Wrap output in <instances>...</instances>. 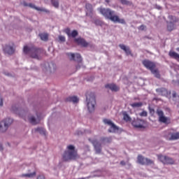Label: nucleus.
Returning <instances> with one entry per match:
<instances>
[{
	"label": "nucleus",
	"mask_w": 179,
	"mask_h": 179,
	"mask_svg": "<svg viewBox=\"0 0 179 179\" xmlns=\"http://www.w3.org/2000/svg\"><path fill=\"white\" fill-rule=\"evenodd\" d=\"M156 92L163 96H168L169 94H171V92L164 87L156 89Z\"/></svg>",
	"instance_id": "nucleus-17"
},
{
	"label": "nucleus",
	"mask_w": 179,
	"mask_h": 179,
	"mask_svg": "<svg viewBox=\"0 0 179 179\" xmlns=\"http://www.w3.org/2000/svg\"><path fill=\"white\" fill-rule=\"evenodd\" d=\"M29 121L34 125L37 124L36 120L35 119V117L34 116H32L29 118Z\"/></svg>",
	"instance_id": "nucleus-31"
},
{
	"label": "nucleus",
	"mask_w": 179,
	"mask_h": 179,
	"mask_svg": "<svg viewBox=\"0 0 179 179\" xmlns=\"http://www.w3.org/2000/svg\"><path fill=\"white\" fill-rule=\"evenodd\" d=\"M156 113L158 117V121L161 123H163L164 124H171V118L166 117L164 115V111L159 108H157L156 110Z\"/></svg>",
	"instance_id": "nucleus-6"
},
{
	"label": "nucleus",
	"mask_w": 179,
	"mask_h": 179,
	"mask_svg": "<svg viewBox=\"0 0 179 179\" xmlns=\"http://www.w3.org/2000/svg\"><path fill=\"white\" fill-rule=\"evenodd\" d=\"M133 127L136 129H145L147 126V122L144 120L136 118L131 122Z\"/></svg>",
	"instance_id": "nucleus-8"
},
{
	"label": "nucleus",
	"mask_w": 179,
	"mask_h": 179,
	"mask_svg": "<svg viewBox=\"0 0 179 179\" xmlns=\"http://www.w3.org/2000/svg\"><path fill=\"white\" fill-rule=\"evenodd\" d=\"M36 176V171H34L33 173H23L22 174V178H33Z\"/></svg>",
	"instance_id": "nucleus-23"
},
{
	"label": "nucleus",
	"mask_w": 179,
	"mask_h": 179,
	"mask_svg": "<svg viewBox=\"0 0 179 179\" xmlns=\"http://www.w3.org/2000/svg\"><path fill=\"white\" fill-rule=\"evenodd\" d=\"M67 101L73 102V103H77L79 101V99L76 96H69L67 98Z\"/></svg>",
	"instance_id": "nucleus-24"
},
{
	"label": "nucleus",
	"mask_w": 179,
	"mask_h": 179,
	"mask_svg": "<svg viewBox=\"0 0 179 179\" xmlns=\"http://www.w3.org/2000/svg\"><path fill=\"white\" fill-rule=\"evenodd\" d=\"M12 122L13 120L10 118H6V120H2L0 122V131L1 132H5L7 131Z\"/></svg>",
	"instance_id": "nucleus-10"
},
{
	"label": "nucleus",
	"mask_w": 179,
	"mask_h": 179,
	"mask_svg": "<svg viewBox=\"0 0 179 179\" xmlns=\"http://www.w3.org/2000/svg\"><path fill=\"white\" fill-rule=\"evenodd\" d=\"M68 150H66L63 155V160L69 162L71 160H76L79 157L78 151L75 149V146L69 145L67 146Z\"/></svg>",
	"instance_id": "nucleus-2"
},
{
	"label": "nucleus",
	"mask_w": 179,
	"mask_h": 179,
	"mask_svg": "<svg viewBox=\"0 0 179 179\" xmlns=\"http://www.w3.org/2000/svg\"><path fill=\"white\" fill-rule=\"evenodd\" d=\"M148 110L150 114L154 115L155 114V109L151 108L150 106H148Z\"/></svg>",
	"instance_id": "nucleus-37"
},
{
	"label": "nucleus",
	"mask_w": 179,
	"mask_h": 179,
	"mask_svg": "<svg viewBox=\"0 0 179 179\" xmlns=\"http://www.w3.org/2000/svg\"><path fill=\"white\" fill-rule=\"evenodd\" d=\"M158 159L163 164L166 165H173L175 163V161L171 157L168 156L159 155L157 156Z\"/></svg>",
	"instance_id": "nucleus-9"
},
{
	"label": "nucleus",
	"mask_w": 179,
	"mask_h": 179,
	"mask_svg": "<svg viewBox=\"0 0 179 179\" xmlns=\"http://www.w3.org/2000/svg\"><path fill=\"white\" fill-rule=\"evenodd\" d=\"M105 2H106V3H110V0H105Z\"/></svg>",
	"instance_id": "nucleus-47"
},
{
	"label": "nucleus",
	"mask_w": 179,
	"mask_h": 179,
	"mask_svg": "<svg viewBox=\"0 0 179 179\" xmlns=\"http://www.w3.org/2000/svg\"><path fill=\"white\" fill-rule=\"evenodd\" d=\"M75 42L78 45L83 48H87V46L89 45V43L84 38H76Z\"/></svg>",
	"instance_id": "nucleus-16"
},
{
	"label": "nucleus",
	"mask_w": 179,
	"mask_h": 179,
	"mask_svg": "<svg viewBox=\"0 0 179 179\" xmlns=\"http://www.w3.org/2000/svg\"><path fill=\"white\" fill-rule=\"evenodd\" d=\"M123 120L126 122H129L131 121V117L127 113V112H124L122 113Z\"/></svg>",
	"instance_id": "nucleus-25"
},
{
	"label": "nucleus",
	"mask_w": 179,
	"mask_h": 179,
	"mask_svg": "<svg viewBox=\"0 0 179 179\" xmlns=\"http://www.w3.org/2000/svg\"><path fill=\"white\" fill-rule=\"evenodd\" d=\"M59 41L62 43H64L66 41V37L64 36H59Z\"/></svg>",
	"instance_id": "nucleus-36"
},
{
	"label": "nucleus",
	"mask_w": 179,
	"mask_h": 179,
	"mask_svg": "<svg viewBox=\"0 0 179 179\" xmlns=\"http://www.w3.org/2000/svg\"><path fill=\"white\" fill-rule=\"evenodd\" d=\"M177 108H179V104H178V105H177Z\"/></svg>",
	"instance_id": "nucleus-50"
},
{
	"label": "nucleus",
	"mask_w": 179,
	"mask_h": 179,
	"mask_svg": "<svg viewBox=\"0 0 179 179\" xmlns=\"http://www.w3.org/2000/svg\"><path fill=\"white\" fill-rule=\"evenodd\" d=\"M129 179H132V178H129Z\"/></svg>",
	"instance_id": "nucleus-52"
},
{
	"label": "nucleus",
	"mask_w": 179,
	"mask_h": 179,
	"mask_svg": "<svg viewBox=\"0 0 179 179\" xmlns=\"http://www.w3.org/2000/svg\"><path fill=\"white\" fill-rule=\"evenodd\" d=\"M67 56L69 57L71 61H75L78 63H82V57L79 53H67Z\"/></svg>",
	"instance_id": "nucleus-14"
},
{
	"label": "nucleus",
	"mask_w": 179,
	"mask_h": 179,
	"mask_svg": "<svg viewBox=\"0 0 179 179\" xmlns=\"http://www.w3.org/2000/svg\"><path fill=\"white\" fill-rule=\"evenodd\" d=\"M119 47H120V49H122V50H123L127 56L129 55L133 56L131 51L129 47H127L123 44L119 45Z\"/></svg>",
	"instance_id": "nucleus-19"
},
{
	"label": "nucleus",
	"mask_w": 179,
	"mask_h": 179,
	"mask_svg": "<svg viewBox=\"0 0 179 179\" xmlns=\"http://www.w3.org/2000/svg\"><path fill=\"white\" fill-rule=\"evenodd\" d=\"M120 165L125 166L126 165V162L124 161H121L120 162Z\"/></svg>",
	"instance_id": "nucleus-44"
},
{
	"label": "nucleus",
	"mask_w": 179,
	"mask_h": 179,
	"mask_svg": "<svg viewBox=\"0 0 179 179\" xmlns=\"http://www.w3.org/2000/svg\"><path fill=\"white\" fill-rule=\"evenodd\" d=\"M140 117H148V112L146 110H143L139 113Z\"/></svg>",
	"instance_id": "nucleus-34"
},
{
	"label": "nucleus",
	"mask_w": 179,
	"mask_h": 179,
	"mask_svg": "<svg viewBox=\"0 0 179 179\" xmlns=\"http://www.w3.org/2000/svg\"><path fill=\"white\" fill-rule=\"evenodd\" d=\"M130 106L132 107L133 108H141V106H143V103L142 102L133 103L130 104Z\"/></svg>",
	"instance_id": "nucleus-28"
},
{
	"label": "nucleus",
	"mask_w": 179,
	"mask_h": 179,
	"mask_svg": "<svg viewBox=\"0 0 179 179\" xmlns=\"http://www.w3.org/2000/svg\"><path fill=\"white\" fill-rule=\"evenodd\" d=\"M101 142L110 143L112 142V138L111 137H102V138H101Z\"/></svg>",
	"instance_id": "nucleus-26"
},
{
	"label": "nucleus",
	"mask_w": 179,
	"mask_h": 179,
	"mask_svg": "<svg viewBox=\"0 0 179 179\" xmlns=\"http://www.w3.org/2000/svg\"><path fill=\"white\" fill-rule=\"evenodd\" d=\"M176 51L179 52V48H176Z\"/></svg>",
	"instance_id": "nucleus-49"
},
{
	"label": "nucleus",
	"mask_w": 179,
	"mask_h": 179,
	"mask_svg": "<svg viewBox=\"0 0 179 179\" xmlns=\"http://www.w3.org/2000/svg\"><path fill=\"white\" fill-rule=\"evenodd\" d=\"M24 6H29V8H32L33 9H35L36 10H39L40 12H46V13H50V11L48 10H46L45 8H40L34 6V4L30 3H24Z\"/></svg>",
	"instance_id": "nucleus-18"
},
{
	"label": "nucleus",
	"mask_w": 179,
	"mask_h": 179,
	"mask_svg": "<svg viewBox=\"0 0 179 179\" xmlns=\"http://www.w3.org/2000/svg\"><path fill=\"white\" fill-rule=\"evenodd\" d=\"M169 56L179 62V54L174 51H169Z\"/></svg>",
	"instance_id": "nucleus-22"
},
{
	"label": "nucleus",
	"mask_w": 179,
	"mask_h": 179,
	"mask_svg": "<svg viewBox=\"0 0 179 179\" xmlns=\"http://www.w3.org/2000/svg\"><path fill=\"white\" fill-rule=\"evenodd\" d=\"M103 124L110 127V129H109V132H115L119 130V128L117 125H115L110 120L105 118L103 119ZM112 129V130H111Z\"/></svg>",
	"instance_id": "nucleus-13"
},
{
	"label": "nucleus",
	"mask_w": 179,
	"mask_h": 179,
	"mask_svg": "<svg viewBox=\"0 0 179 179\" xmlns=\"http://www.w3.org/2000/svg\"><path fill=\"white\" fill-rule=\"evenodd\" d=\"M120 3H122V5H130V1L127 0H120Z\"/></svg>",
	"instance_id": "nucleus-35"
},
{
	"label": "nucleus",
	"mask_w": 179,
	"mask_h": 179,
	"mask_svg": "<svg viewBox=\"0 0 179 179\" xmlns=\"http://www.w3.org/2000/svg\"><path fill=\"white\" fill-rule=\"evenodd\" d=\"M178 83H179V82H178Z\"/></svg>",
	"instance_id": "nucleus-53"
},
{
	"label": "nucleus",
	"mask_w": 179,
	"mask_h": 179,
	"mask_svg": "<svg viewBox=\"0 0 179 179\" xmlns=\"http://www.w3.org/2000/svg\"><path fill=\"white\" fill-rule=\"evenodd\" d=\"M24 53L30 55V57L32 59H40V57L43 53V50L42 48H38L35 46L24 47Z\"/></svg>",
	"instance_id": "nucleus-3"
},
{
	"label": "nucleus",
	"mask_w": 179,
	"mask_h": 179,
	"mask_svg": "<svg viewBox=\"0 0 179 179\" xmlns=\"http://www.w3.org/2000/svg\"><path fill=\"white\" fill-rule=\"evenodd\" d=\"M145 29H146V27L145 25H141L139 27H138V29L139 30H145Z\"/></svg>",
	"instance_id": "nucleus-40"
},
{
	"label": "nucleus",
	"mask_w": 179,
	"mask_h": 179,
	"mask_svg": "<svg viewBox=\"0 0 179 179\" xmlns=\"http://www.w3.org/2000/svg\"><path fill=\"white\" fill-rule=\"evenodd\" d=\"M172 97H173V99H175V98L177 97V94H176V92H173V93H172Z\"/></svg>",
	"instance_id": "nucleus-41"
},
{
	"label": "nucleus",
	"mask_w": 179,
	"mask_h": 179,
	"mask_svg": "<svg viewBox=\"0 0 179 179\" xmlns=\"http://www.w3.org/2000/svg\"><path fill=\"white\" fill-rule=\"evenodd\" d=\"M4 52L9 55H12L13 54H14L15 50L13 46L6 45L4 48Z\"/></svg>",
	"instance_id": "nucleus-21"
},
{
	"label": "nucleus",
	"mask_w": 179,
	"mask_h": 179,
	"mask_svg": "<svg viewBox=\"0 0 179 179\" xmlns=\"http://www.w3.org/2000/svg\"><path fill=\"white\" fill-rule=\"evenodd\" d=\"M99 22H100V21L96 20V21H95V24H99Z\"/></svg>",
	"instance_id": "nucleus-46"
},
{
	"label": "nucleus",
	"mask_w": 179,
	"mask_h": 179,
	"mask_svg": "<svg viewBox=\"0 0 179 179\" xmlns=\"http://www.w3.org/2000/svg\"><path fill=\"white\" fill-rule=\"evenodd\" d=\"M99 10V13L102 15L106 19L110 20V22H113V23H120L122 24H126L125 20L122 18L120 19L118 15L115 14V11L111 10L110 8H98Z\"/></svg>",
	"instance_id": "nucleus-1"
},
{
	"label": "nucleus",
	"mask_w": 179,
	"mask_h": 179,
	"mask_svg": "<svg viewBox=\"0 0 179 179\" xmlns=\"http://www.w3.org/2000/svg\"><path fill=\"white\" fill-rule=\"evenodd\" d=\"M76 69L77 70L80 69V66H77V67H76Z\"/></svg>",
	"instance_id": "nucleus-48"
},
{
	"label": "nucleus",
	"mask_w": 179,
	"mask_h": 179,
	"mask_svg": "<svg viewBox=\"0 0 179 179\" xmlns=\"http://www.w3.org/2000/svg\"><path fill=\"white\" fill-rule=\"evenodd\" d=\"M36 131H38V132H41V131H43V129L38 127V128L36 129Z\"/></svg>",
	"instance_id": "nucleus-43"
},
{
	"label": "nucleus",
	"mask_w": 179,
	"mask_h": 179,
	"mask_svg": "<svg viewBox=\"0 0 179 179\" xmlns=\"http://www.w3.org/2000/svg\"><path fill=\"white\" fill-rule=\"evenodd\" d=\"M85 96H87V107L88 108V112H94L96 105V96L94 93H87Z\"/></svg>",
	"instance_id": "nucleus-4"
},
{
	"label": "nucleus",
	"mask_w": 179,
	"mask_h": 179,
	"mask_svg": "<svg viewBox=\"0 0 179 179\" xmlns=\"http://www.w3.org/2000/svg\"><path fill=\"white\" fill-rule=\"evenodd\" d=\"M136 162L142 166H149V165H152L155 164L154 161L148 158L145 157L142 155H138L137 156V161Z\"/></svg>",
	"instance_id": "nucleus-7"
},
{
	"label": "nucleus",
	"mask_w": 179,
	"mask_h": 179,
	"mask_svg": "<svg viewBox=\"0 0 179 179\" xmlns=\"http://www.w3.org/2000/svg\"><path fill=\"white\" fill-rule=\"evenodd\" d=\"M66 34H68V36H69V37H71V31H70V29L69 28H68V29H66Z\"/></svg>",
	"instance_id": "nucleus-39"
},
{
	"label": "nucleus",
	"mask_w": 179,
	"mask_h": 179,
	"mask_svg": "<svg viewBox=\"0 0 179 179\" xmlns=\"http://www.w3.org/2000/svg\"><path fill=\"white\" fill-rule=\"evenodd\" d=\"M88 141L94 145V148H95V152L96 154H101V145L99 143V142L97 140H92L91 138H88Z\"/></svg>",
	"instance_id": "nucleus-15"
},
{
	"label": "nucleus",
	"mask_w": 179,
	"mask_h": 179,
	"mask_svg": "<svg viewBox=\"0 0 179 179\" xmlns=\"http://www.w3.org/2000/svg\"><path fill=\"white\" fill-rule=\"evenodd\" d=\"M174 131L175 130L173 129H170L168 130V134L171 136L169 138L166 137V140L169 141L179 140V131Z\"/></svg>",
	"instance_id": "nucleus-11"
},
{
	"label": "nucleus",
	"mask_w": 179,
	"mask_h": 179,
	"mask_svg": "<svg viewBox=\"0 0 179 179\" xmlns=\"http://www.w3.org/2000/svg\"><path fill=\"white\" fill-rule=\"evenodd\" d=\"M151 73H152V74L155 75V77L156 78H160L161 76H160V73H159V72L157 69H153L151 71Z\"/></svg>",
	"instance_id": "nucleus-29"
},
{
	"label": "nucleus",
	"mask_w": 179,
	"mask_h": 179,
	"mask_svg": "<svg viewBox=\"0 0 179 179\" xmlns=\"http://www.w3.org/2000/svg\"><path fill=\"white\" fill-rule=\"evenodd\" d=\"M13 110L15 111V109L13 108Z\"/></svg>",
	"instance_id": "nucleus-51"
},
{
	"label": "nucleus",
	"mask_w": 179,
	"mask_h": 179,
	"mask_svg": "<svg viewBox=\"0 0 179 179\" xmlns=\"http://www.w3.org/2000/svg\"><path fill=\"white\" fill-rule=\"evenodd\" d=\"M142 64L146 69L150 71V72L156 68L155 63L148 59L143 60Z\"/></svg>",
	"instance_id": "nucleus-12"
},
{
	"label": "nucleus",
	"mask_w": 179,
	"mask_h": 179,
	"mask_svg": "<svg viewBox=\"0 0 179 179\" xmlns=\"http://www.w3.org/2000/svg\"><path fill=\"white\" fill-rule=\"evenodd\" d=\"M3 104V99L0 97V106L2 107Z\"/></svg>",
	"instance_id": "nucleus-42"
},
{
	"label": "nucleus",
	"mask_w": 179,
	"mask_h": 179,
	"mask_svg": "<svg viewBox=\"0 0 179 179\" xmlns=\"http://www.w3.org/2000/svg\"><path fill=\"white\" fill-rule=\"evenodd\" d=\"M3 150V146L0 143V151Z\"/></svg>",
	"instance_id": "nucleus-45"
},
{
	"label": "nucleus",
	"mask_w": 179,
	"mask_h": 179,
	"mask_svg": "<svg viewBox=\"0 0 179 179\" xmlns=\"http://www.w3.org/2000/svg\"><path fill=\"white\" fill-rule=\"evenodd\" d=\"M39 37L43 41H48V34H40Z\"/></svg>",
	"instance_id": "nucleus-27"
},
{
	"label": "nucleus",
	"mask_w": 179,
	"mask_h": 179,
	"mask_svg": "<svg viewBox=\"0 0 179 179\" xmlns=\"http://www.w3.org/2000/svg\"><path fill=\"white\" fill-rule=\"evenodd\" d=\"M106 88H109L112 92H117L120 90V87H117L115 84H108L105 85Z\"/></svg>",
	"instance_id": "nucleus-20"
},
{
	"label": "nucleus",
	"mask_w": 179,
	"mask_h": 179,
	"mask_svg": "<svg viewBox=\"0 0 179 179\" xmlns=\"http://www.w3.org/2000/svg\"><path fill=\"white\" fill-rule=\"evenodd\" d=\"M85 9H87V10L92 12V5L90 3H87L85 4Z\"/></svg>",
	"instance_id": "nucleus-30"
},
{
	"label": "nucleus",
	"mask_w": 179,
	"mask_h": 179,
	"mask_svg": "<svg viewBox=\"0 0 179 179\" xmlns=\"http://www.w3.org/2000/svg\"><path fill=\"white\" fill-rule=\"evenodd\" d=\"M78 36V31H76V30H73V31H72V33L71 34V36L72 37V38H76V37H77Z\"/></svg>",
	"instance_id": "nucleus-33"
},
{
	"label": "nucleus",
	"mask_w": 179,
	"mask_h": 179,
	"mask_svg": "<svg viewBox=\"0 0 179 179\" xmlns=\"http://www.w3.org/2000/svg\"><path fill=\"white\" fill-rule=\"evenodd\" d=\"M37 179H45V177L43 174L38 175Z\"/></svg>",
	"instance_id": "nucleus-38"
},
{
	"label": "nucleus",
	"mask_w": 179,
	"mask_h": 179,
	"mask_svg": "<svg viewBox=\"0 0 179 179\" xmlns=\"http://www.w3.org/2000/svg\"><path fill=\"white\" fill-rule=\"evenodd\" d=\"M168 19L171 20L170 22H166V30L167 31H173V30H176V25L175 23L179 22V19L173 15H169Z\"/></svg>",
	"instance_id": "nucleus-5"
},
{
	"label": "nucleus",
	"mask_w": 179,
	"mask_h": 179,
	"mask_svg": "<svg viewBox=\"0 0 179 179\" xmlns=\"http://www.w3.org/2000/svg\"><path fill=\"white\" fill-rule=\"evenodd\" d=\"M52 3L53 5V6H55V8H59V1L57 0H51Z\"/></svg>",
	"instance_id": "nucleus-32"
}]
</instances>
